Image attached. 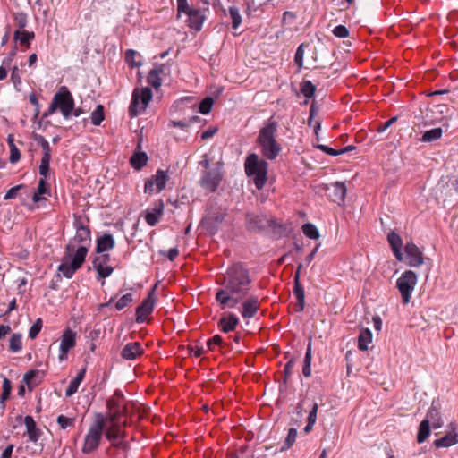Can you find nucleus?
<instances>
[{
	"instance_id": "nucleus-64",
	"label": "nucleus",
	"mask_w": 458,
	"mask_h": 458,
	"mask_svg": "<svg viewBox=\"0 0 458 458\" xmlns=\"http://www.w3.org/2000/svg\"><path fill=\"white\" fill-rule=\"evenodd\" d=\"M38 374L39 371L38 369H30L24 374L23 381L30 387L32 379L35 378Z\"/></svg>"
},
{
	"instance_id": "nucleus-60",
	"label": "nucleus",
	"mask_w": 458,
	"mask_h": 458,
	"mask_svg": "<svg viewBox=\"0 0 458 458\" xmlns=\"http://www.w3.org/2000/svg\"><path fill=\"white\" fill-rule=\"evenodd\" d=\"M333 34L337 38H347L349 37V30L344 25H338L333 30Z\"/></svg>"
},
{
	"instance_id": "nucleus-54",
	"label": "nucleus",
	"mask_w": 458,
	"mask_h": 458,
	"mask_svg": "<svg viewBox=\"0 0 458 458\" xmlns=\"http://www.w3.org/2000/svg\"><path fill=\"white\" fill-rule=\"evenodd\" d=\"M191 6L195 9H199L200 12L205 13L209 10L210 1L209 0H190Z\"/></svg>"
},
{
	"instance_id": "nucleus-11",
	"label": "nucleus",
	"mask_w": 458,
	"mask_h": 458,
	"mask_svg": "<svg viewBox=\"0 0 458 458\" xmlns=\"http://www.w3.org/2000/svg\"><path fill=\"white\" fill-rule=\"evenodd\" d=\"M76 344V333L70 327H67L61 337L59 360L61 361L67 360V354Z\"/></svg>"
},
{
	"instance_id": "nucleus-20",
	"label": "nucleus",
	"mask_w": 458,
	"mask_h": 458,
	"mask_svg": "<svg viewBox=\"0 0 458 458\" xmlns=\"http://www.w3.org/2000/svg\"><path fill=\"white\" fill-rule=\"evenodd\" d=\"M24 424L27 428L29 440L37 443L42 434V431L37 427V424L32 416L27 415L24 417Z\"/></svg>"
},
{
	"instance_id": "nucleus-63",
	"label": "nucleus",
	"mask_w": 458,
	"mask_h": 458,
	"mask_svg": "<svg viewBox=\"0 0 458 458\" xmlns=\"http://www.w3.org/2000/svg\"><path fill=\"white\" fill-rule=\"evenodd\" d=\"M100 254H101L100 256H97L93 259V260H92L93 265H98V263H100L101 265H106L110 261V259H111L110 254L105 253V252L100 253Z\"/></svg>"
},
{
	"instance_id": "nucleus-7",
	"label": "nucleus",
	"mask_w": 458,
	"mask_h": 458,
	"mask_svg": "<svg viewBox=\"0 0 458 458\" xmlns=\"http://www.w3.org/2000/svg\"><path fill=\"white\" fill-rule=\"evenodd\" d=\"M417 284V275L412 270H406L397 279L396 287L399 290L403 302L407 304L411 301V293Z\"/></svg>"
},
{
	"instance_id": "nucleus-6",
	"label": "nucleus",
	"mask_w": 458,
	"mask_h": 458,
	"mask_svg": "<svg viewBox=\"0 0 458 458\" xmlns=\"http://www.w3.org/2000/svg\"><path fill=\"white\" fill-rule=\"evenodd\" d=\"M225 217V211L220 207H212L201 219V226L211 235L217 233L220 225Z\"/></svg>"
},
{
	"instance_id": "nucleus-36",
	"label": "nucleus",
	"mask_w": 458,
	"mask_h": 458,
	"mask_svg": "<svg viewBox=\"0 0 458 458\" xmlns=\"http://www.w3.org/2000/svg\"><path fill=\"white\" fill-rule=\"evenodd\" d=\"M430 434V425H428V420H422L419 426V430L417 434V441L418 443H423Z\"/></svg>"
},
{
	"instance_id": "nucleus-38",
	"label": "nucleus",
	"mask_w": 458,
	"mask_h": 458,
	"mask_svg": "<svg viewBox=\"0 0 458 458\" xmlns=\"http://www.w3.org/2000/svg\"><path fill=\"white\" fill-rule=\"evenodd\" d=\"M13 21L16 26L15 30H24L28 24V15L23 12L14 13Z\"/></svg>"
},
{
	"instance_id": "nucleus-30",
	"label": "nucleus",
	"mask_w": 458,
	"mask_h": 458,
	"mask_svg": "<svg viewBox=\"0 0 458 458\" xmlns=\"http://www.w3.org/2000/svg\"><path fill=\"white\" fill-rule=\"evenodd\" d=\"M151 178L156 183L157 192H160L165 188L166 182L168 181V175L165 171L158 169L156 172V174L151 176Z\"/></svg>"
},
{
	"instance_id": "nucleus-58",
	"label": "nucleus",
	"mask_w": 458,
	"mask_h": 458,
	"mask_svg": "<svg viewBox=\"0 0 458 458\" xmlns=\"http://www.w3.org/2000/svg\"><path fill=\"white\" fill-rule=\"evenodd\" d=\"M304 44H301L295 53L294 56V62L298 65L299 68H301L303 66V55H304V50H303Z\"/></svg>"
},
{
	"instance_id": "nucleus-12",
	"label": "nucleus",
	"mask_w": 458,
	"mask_h": 458,
	"mask_svg": "<svg viewBox=\"0 0 458 458\" xmlns=\"http://www.w3.org/2000/svg\"><path fill=\"white\" fill-rule=\"evenodd\" d=\"M406 262L410 267H418L424 263V257L420 248L412 242H407L404 246Z\"/></svg>"
},
{
	"instance_id": "nucleus-15",
	"label": "nucleus",
	"mask_w": 458,
	"mask_h": 458,
	"mask_svg": "<svg viewBox=\"0 0 458 458\" xmlns=\"http://www.w3.org/2000/svg\"><path fill=\"white\" fill-rule=\"evenodd\" d=\"M144 352L141 344L139 342H131L124 345L121 352V356L126 360H134Z\"/></svg>"
},
{
	"instance_id": "nucleus-26",
	"label": "nucleus",
	"mask_w": 458,
	"mask_h": 458,
	"mask_svg": "<svg viewBox=\"0 0 458 458\" xmlns=\"http://www.w3.org/2000/svg\"><path fill=\"white\" fill-rule=\"evenodd\" d=\"M458 443V435L453 430L445 436L434 441L437 448L449 447Z\"/></svg>"
},
{
	"instance_id": "nucleus-40",
	"label": "nucleus",
	"mask_w": 458,
	"mask_h": 458,
	"mask_svg": "<svg viewBox=\"0 0 458 458\" xmlns=\"http://www.w3.org/2000/svg\"><path fill=\"white\" fill-rule=\"evenodd\" d=\"M267 170L268 164L266 160L259 159V191L263 188V186L267 182Z\"/></svg>"
},
{
	"instance_id": "nucleus-22",
	"label": "nucleus",
	"mask_w": 458,
	"mask_h": 458,
	"mask_svg": "<svg viewBox=\"0 0 458 458\" xmlns=\"http://www.w3.org/2000/svg\"><path fill=\"white\" fill-rule=\"evenodd\" d=\"M35 38V33L33 31L29 30H15L13 33V41L14 45L19 43L21 46L25 47V48H29L30 47L31 41Z\"/></svg>"
},
{
	"instance_id": "nucleus-44",
	"label": "nucleus",
	"mask_w": 458,
	"mask_h": 458,
	"mask_svg": "<svg viewBox=\"0 0 458 458\" xmlns=\"http://www.w3.org/2000/svg\"><path fill=\"white\" fill-rule=\"evenodd\" d=\"M301 229H302L303 233L310 239L317 240L319 238V232H318V228L313 224H310V223L304 224L302 225Z\"/></svg>"
},
{
	"instance_id": "nucleus-14",
	"label": "nucleus",
	"mask_w": 458,
	"mask_h": 458,
	"mask_svg": "<svg viewBox=\"0 0 458 458\" xmlns=\"http://www.w3.org/2000/svg\"><path fill=\"white\" fill-rule=\"evenodd\" d=\"M185 14L188 16V26L196 31L201 30L203 22L206 20L205 13L200 12L199 9H195L191 6Z\"/></svg>"
},
{
	"instance_id": "nucleus-35",
	"label": "nucleus",
	"mask_w": 458,
	"mask_h": 458,
	"mask_svg": "<svg viewBox=\"0 0 458 458\" xmlns=\"http://www.w3.org/2000/svg\"><path fill=\"white\" fill-rule=\"evenodd\" d=\"M334 194H335V202H344L346 196V186L344 182H336L332 184Z\"/></svg>"
},
{
	"instance_id": "nucleus-24",
	"label": "nucleus",
	"mask_w": 458,
	"mask_h": 458,
	"mask_svg": "<svg viewBox=\"0 0 458 458\" xmlns=\"http://www.w3.org/2000/svg\"><path fill=\"white\" fill-rule=\"evenodd\" d=\"M258 311V299L250 297L242 303V316L244 318H253Z\"/></svg>"
},
{
	"instance_id": "nucleus-9",
	"label": "nucleus",
	"mask_w": 458,
	"mask_h": 458,
	"mask_svg": "<svg viewBox=\"0 0 458 458\" xmlns=\"http://www.w3.org/2000/svg\"><path fill=\"white\" fill-rule=\"evenodd\" d=\"M156 287H157V284L148 292V296L136 308V322L137 323H143L146 320V317L153 312L155 303H156V296H155Z\"/></svg>"
},
{
	"instance_id": "nucleus-53",
	"label": "nucleus",
	"mask_w": 458,
	"mask_h": 458,
	"mask_svg": "<svg viewBox=\"0 0 458 458\" xmlns=\"http://www.w3.org/2000/svg\"><path fill=\"white\" fill-rule=\"evenodd\" d=\"M57 424L62 429H65L68 427H73L75 423L74 418H68L64 415H59L56 419Z\"/></svg>"
},
{
	"instance_id": "nucleus-8",
	"label": "nucleus",
	"mask_w": 458,
	"mask_h": 458,
	"mask_svg": "<svg viewBox=\"0 0 458 458\" xmlns=\"http://www.w3.org/2000/svg\"><path fill=\"white\" fill-rule=\"evenodd\" d=\"M124 400V395L120 389H116L114 395L106 400V406L108 410V412L106 413L107 422H117L121 420V412L119 411V409Z\"/></svg>"
},
{
	"instance_id": "nucleus-16",
	"label": "nucleus",
	"mask_w": 458,
	"mask_h": 458,
	"mask_svg": "<svg viewBox=\"0 0 458 458\" xmlns=\"http://www.w3.org/2000/svg\"><path fill=\"white\" fill-rule=\"evenodd\" d=\"M244 166L247 176L251 178L252 183L258 189V155L250 154L245 160Z\"/></svg>"
},
{
	"instance_id": "nucleus-18",
	"label": "nucleus",
	"mask_w": 458,
	"mask_h": 458,
	"mask_svg": "<svg viewBox=\"0 0 458 458\" xmlns=\"http://www.w3.org/2000/svg\"><path fill=\"white\" fill-rule=\"evenodd\" d=\"M387 241L395 259L399 261L403 260V254L402 252L403 240L401 236L392 231L387 234Z\"/></svg>"
},
{
	"instance_id": "nucleus-56",
	"label": "nucleus",
	"mask_w": 458,
	"mask_h": 458,
	"mask_svg": "<svg viewBox=\"0 0 458 458\" xmlns=\"http://www.w3.org/2000/svg\"><path fill=\"white\" fill-rule=\"evenodd\" d=\"M42 328V320L41 318H38L36 322L30 327L29 331V337L30 339H34L39 334Z\"/></svg>"
},
{
	"instance_id": "nucleus-47",
	"label": "nucleus",
	"mask_w": 458,
	"mask_h": 458,
	"mask_svg": "<svg viewBox=\"0 0 458 458\" xmlns=\"http://www.w3.org/2000/svg\"><path fill=\"white\" fill-rule=\"evenodd\" d=\"M50 161L51 157H42L40 165L38 167L39 174L42 176V178L47 179L49 174L50 170Z\"/></svg>"
},
{
	"instance_id": "nucleus-55",
	"label": "nucleus",
	"mask_w": 458,
	"mask_h": 458,
	"mask_svg": "<svg viewBox=\"0 0 458 458\" xmlns=\"http://www.w3.org/2000/svg\"><path fill=\"white\" fill-rule=\"evenodd\" d=\"M36 191L38 192V194H42V195L47 194L48 196H50V185L47 182V179H45V178L39 179L38 185Z\"/></svg>"
},
{
	"instance_id": "nucleus-31",
	"label": "nucleus",
	"mask_w": 458,
	"mask_h": 458,
	"mask_svg": "<svg viewBox=\"0 0 458 458\" xmlns=\"http://www.w3.org/2000/svg\"><path fill=\"white\" fill-rule=\"evenodd\" d=\"M372 341V333L369 328L362 329L358 338V347L361 351L368 350V344Z\"/></svg>"
},
{
	"instance_id": "nucleus-29",
	"label": "nucleus",
	"mask_w": 458,
	"mask_h": 458,
	"mask_svg": "<svg viewBox=\"0 0 458 458\" xmlns=\"http://www.w3.org/2000/svg\"><path fill=\"white\" fill-rule=\"evenodd\" d=\"M12 391V382L6 377H4L2 386V394L0 395V409L2 411L5 409V402L10 398Z\"/></svg>"
},
{
	"instance_id": "nucleus-51",
	"label": "nucleus",
	"mask_w": 458,
	"mask_h": 458,
	"mask_svg": "<svg viewBox=\"0 0 458 458\" xmlns=\"http://www.w3.org/2000/svg\"><path fill=\"white\" fill-rule=\"evenodd\" d=\"M137 52L133 49H128L125 51V54H124V58H125V61L126 63L131 66V67H138L141 64L140 62H136L135 61V56L137 55Z\"/></svg>"
},
{
	"instance_id": "nucleus-5",
	"label": "nucleus",
	"mask_w": 458,
	"mask_h": 458,
	"mask_svg": "<svg viewBox=\"0 0 458 458\" xmlns=\"http://www.w3.org/2000/svg\"><path fill=\"white\" fill-rule=\"evenodd\" d=\"M152 90L146 87L141 89H135L132 92L131 101L129 106V114L131 117L137 116L140 112L144 111L152 99Z\"/></svg>"
},
{
	"instance_id": "nucleus-61",
	"label": "nucleus",
	"mask_w": 458,
	"mask_h": 458,
	"mask_svg": "<svg viewBox=\"0 0 458 458\" xmlns=\"http://www.w3.org/2000/svg\"><path fill=\"white\" fill-rule=\"evenodd\" d=\"M11 81L13 83L14 87L17 89L19 85L21 84V78L20 76V70L17 66H14L12 69L11 72Z\"/></svg>"
},
{
	"instance_id": "nucleus-42",
	"label": "nucleus",
	"mask_w": 458,
	"mask_h": 458,
	"mask_svg": "<svg viewBox=\"0 0 458 458\" xmlns=\"http://www.w3.org/2000/svg\"><path fill=\"white\" fill-rule=\"evenodd\" d=\"M441 136H442V129L441 128H434L432 130L425 131L422 136L421 140L424 142H431V141L440 139Z\"/></svg>"
},
{
	"instance_id": "nucleus-34",
	"label": "nucleus",
	"mask_w": 458,
	"mask_h": 458,
	"mask_svg": "<svg viewBox=\"0 0 458 458\" xmlns=\"http://www.w3.org/2000/svg\"><path fill=\"white\" fill-rule=\"evenodd\" d=\"M110 426L105 430V437L111 442V446L114 447L115 442L119 441L118 432L116 430L117 422H109Z\"/></svg>"
},
{
	"instance_id": "nucleus-49",
	"label": "nucleus",
	"mask_w": 458,
	"mask_h": 458,
	"mask_svg": "<svg viewBox=\"0 0 458 458\" xmlns=\"http://www.w3.org/2000/svg\"><path fill=\"white\" fill-rule=\"evenodd\" d=\"M229 14L232 19L233 29H237L242 22V17L240 15L238 8H236L235 6H231L229 8Z\"/></svg>"
},
{
	"instance_id": "nucleus-25",
	"label": "nucleus",
	"mask_w": 458,
	"mask_h": 458,
	"mask_svg": "<svg viewBox=\"0 0 458 458\" xmlns=\"http://www.w3.org/2000/svg\"><path fill=\"white\" fill-rule=\"evenodd\" d=\"M148 160V155L144 151H137L130 158L131 165L137 171L141 170Z\"/></svg>"
},
{
	"instance_id": "nucleus-57",
	"label": "nucleus",
	"mask_w": 458,
	"mask_h": 458,
	"mask_svg": "<svg viewBox=\"0 0 458 458\" xmlns=\"http://www.w3.org/2000/svg\"><path fill=\"white\" fill-rule=\"evenodd\" d=\"M160 216H161L157 215V212L151 210L146 213L145 220L148 225L155 226L157 224Z\"/></svg>"
},
{
	"instance_id": "nucleus-46",
	"label": "nucleus",
	"mask_w": 458,
	"mask_h": 458,
	"mask_svg": "<svg viewBox=\"0 0 458 458\" xmlns=\"http://www.w3.org/2000/svg\"><path fill=\"white\" fill-rule=\"evenodd\" d=\"M214 105V99L211 97L204 98L199 106V112L202 114H208L210 113Z\"/></svg>"
},
{
	"instance_id": "nucleus-33",
	"label": "nucleus",
	"mask_w": 458,
	"mask_h": 458,
	"mask_svg": "<svg viewBox=\"0 0 458 458\" xmlns=\"http://www.w3.org/2000/svg\"><path fill=\"white\" fill-rule=\"evenodd\" d=\"M94 269L97 271L98 276L97 279H102L101 284L104 285L105 278L110 276L114 271V268L111 266H105L98 263V265H93Z\"/></svg>"
},
{
	"instance_id": "nucleus-32",
	"label": "nucleus",
	"mask_w": 458,
	"mask_h": 458,
	"mask_svg": "<svg viewBox=\"0 0 458 458\" xmlns=\"http://www.w3.org/2000/svg\"><path fill=\"white\" fill-rule=\"evenodd\" d=\"M7 143L10 148V157L9 161L11 164L17 163L21 158V152L14 143L13 135L10 134L7 138Z\"/></svg>"
},
{
	"instance_id": "nucleus-52",
	"label": "nucleus",
	"mask_w": 458,
	"mask_h": 458,
	"mask_svg": "<svg viewBox=\"0 0 458 458\" xmlns=\"http://www.w3.org/2000/svg\"><path fill=\"white\" fill-rule=\"evenodd\" d=\"M133 301V297L131 293H126L123 295L115 303V308L118 310H122L125 307H127L130 303Z\"/></svg>"
},
{
	"instance_id": "nucleus-21",
	"label": "nucleus",
	"mask_w": 458,
	"mask_h": 458,
	"mask_svg": "<svg viewBox=\"0 0 458 458\" xmlns=\"http://www.w3.org/2000/svg\"><path fill=\"white\" fill-rule=\"evenodd\" d=\"M239 323L238 318L232 313L223 316L218 321V327L224 333H229L235 330Z\"/></svg>"
},
{
	"instance_id": "nucleus-13",
	"label": "nucleus",
	"mask_w": 458,
	"mask_h": 458,
	"mask_svg": "<svg viewBox=\"0 0 458 458\" xmlns=\"http://www.w3.org/2000/svg\"><path fill=\"white\" fill-rule=\"evenodd\" d=\"M301 265L300 264L297 271L294 274L293 281H294V287H293V294L297 299L296 303V311H302L305 305V294H304V289L300 282V270H301Z\"/></svg>"
},
{
	"instance_id": "nucleus-45",
	"label": "nucleus",
	"mask_w": 458,
	"mask_h": 458,
	"mask_svg": "<svg viewBox=\"0 0 458 458\" xmlns=\"http://www.w3.org/2000/svg\"><path fill=\"white\" fill-rule=\"evenodd\" d=\"M22 348L21 335L13 334L10 338L9 350L13 352H18Z\"/></svg>"
},
{
	"instance_id": "nucleus-23",
	"label": "nucleus",
	"mask_w": 458,
	"mask_h": 458,
	"mask_svg": "<svg viewBox=\"0 0 458 458\" xmlns=\"http://www.w3.org/2000/svg\"><path fill=\"white\" fill-rule=\"evenodd\" d=\"M106 421V416L105 417L102 413H96L94 423L89 427L88 432L103 437Z\"/></svg>"
},
{
	"instance_id": "nucleus-43",
	"label": "nucleus",
	"mask_w": 458,
	"mask_h": 458,
	"mask_svg": "<svg viewBox=\"0 0 458 458\" xmlns=\"http://www.w3.org/2000/svg\"><path fill=\"white\" fill-rule=\"evenodd\" d=\"M301 92L308 98L314 97L316 86L310 81H304L301 83Z\"/></svg>"
},
{
	"instance_id": "nucleus-27",
	"label": "nucleus",
	"mask_w": 458,
	"mask_h": 458,
	"mask_svg": "<svg viewBox=\"0 0 458 458\" xmlns=\"http://www.w3.org/2000/svg\"><path fill=\"white\" fill-rule=\"evenodd\" d=\"M266 224L259 218V230L267 226L271 229L273 236L276 238L281 237L284 232V228L282 225L277 224L274 219H266Z\"/></svg>"
},
{
	"instance_id": "nucleus-41",
	"label": "nucleus",
	"mask_w": 458,
	"mask_h": 458,
	"mask_svg": "<svg viewBox=\"0 0 458 458\" xmlns=\"http://www.w3.org/2000/svg\"><path fill=\"white\" fill-rule=\"evenodd\" d=\"M239 458H255V443L242 445L237 452Z\"/></svg>"
},
{
	"instance_id": "nucleus-37",
	"label": "nucleus",
	"mask_w": 458,
	"mask_h": 458,
	"mask_svg": "<svg viewBox=\"0 0 458 458\" xmlns=\"http://www.w3.org/2000/svg\"><path fill=\"white\" fill-rule=\"evenodd\" d=\"M91 123L93 125L98 126L105 119V108L102 105H98L96 109L91 113Z\"/></svg>"
},
{
	"instance_id": "nucleus-59",
	"label": "nucleus",
	"mask_w": 458,
	"mask_h": 458,
	"mask_svg": "<svg viewBox=\"0 0 458 458\" xmlns=\"http://www.w3.org/2000/svg\"><path fill=\"white\" fill-rule=\"evenodd\" d=\"M25 185L24 184H19V185H16L13 188H11L10 190L7 191L6 194L4 195V199L5 200L7 199H15L18 195V191L24 188Z\"/></svg>"
},
{
	"instance_id": "nucleus-48",
	"label": "nucleus",
	"mask_w": 458,
	"mask_h": 458,
	"mask_svg": "<svg viewBox=\"0 0 458 458\" xmlns=\"http://www.w3.org/2000/svg\"><path fill=\"white\" fill-rule=\"evenodd\" d=\"M147 81L148 83L156 89L162 85V80L157 74V70H150L148 74Z\"/></svg>"
},
{
	"instance_id": "nucleus-1",
	"label": "nucleus",
	"mask_w": 458,
	"mask_h": 458,
	"mask_svg": "<svg viewBox=\"0 0 458 458\" xmlns=\"http://www.w3.org/2000/svg\"><path fill=\"white\" fill-rule=\"evenodd\" d=\"M73 226L76 233L65 247V253L58 267L56 277L61 279L59 273L66 278H72L75 272L80 269L89 252L91 243V231L89 227L82 222L80 216H75Z\"/></svg>"
},
{
	"instance_id": "nucleus-3",
	"label": "nucleus",
	"mask_w": 458,
	"mask_h": 458,
	"mask_svg": "<svg viewBox=\"0 0 458 458\" xmlns=\"http://www.w3.org/2000/svg\"><path fill=\"white\" fill-rule=\"evenodd\" d=\"M278 123L270 117L259 129V148L262 156L268 160H274L282 150L281 144L276 140Z\"/></svg>"
},
{
	"instance_id": "nucleus-62",
	"label": "nucleus",
	"mask_w": 458,
	"mask_h": 458,
	"mask_svg": "<svg viewBox=\"0 0 458 458\" xmlns=\"http://www.w3.org/2000/svg\"><path fill=\"white\" fill-rule=\"evenodd\" d=\"M159 254L167 257L170 261H174L179 255V250L177 247H174L171 248L168 251L160 250Z\"/></svg>"
},
{
	"instance_id": "nucleus-19",
	"label": "nucleus",
	"mask_w": 458,
	"mask_h": 458,
	"mask_svg": "<svg viewBox=\"0 0 458 458\" xmlns=\"http://www.w3.org/2000/svg\"><path fill=\"white\" fill-rule=\"evenodd\" d=\"M101 440L102 437L88 432L84 437L81 452L85 454L95 452L99 447Z\"/></svg>"
},
{
	"instance_id": "nucleus-50",
	"label": "nucleus",
	"mask_w": 458,
	"mask_h": 458,
	"mask_svg": "<svg viewBox=\"0 0 458 458\" xmlns=\"http://www.w3.org/2000/svg\"><path fill=\"white\" fill-rule=\"evenodd\" d=\"M297 437V430L294 428L289 429L284 444L282 446V450L289 449L295 442Z\"/></svg>"
},
{
	"instance_id": "nucleus-10",
	"label": "nucleus",
	"mask_w": 458,
	"mask_h": 458,
	"mask_svg": "<svg viewBox=\"0 0 458 458\" xmlns=\"http://www.w3.org/2000/svg\"><path fill=\"white\" fill-rule=\"evenodd\" d=\"M222 180V175L217 169L203 172L199 185L210 192H215Z\"/></svg>"
},
{
	"instance_id": "nucleus-28",
	"label": "nucleus",
	"mask_w": 458,
	"mask_h": 458,
	"mask_svg": "<svg viewBox=\"0 0 458 458\" xmlns=\"http://www.w3.org/2000/svg\"><path fill=\"white\" fill-rule=\"evenodd\" d=\"M423 420H428V425H432L434 428H439L443 425L440 413L438 410L434 406H431L429 408V410L427 412L426 418Z\"/></svg>"
},
{
	"instance_id": "nucleus-4",
	"label": "nucleus",
	"mask_w": 458,
	"mask_h": 458,
	"mask_svg": "<svg viewBox=\"0 0 458 458\" xmlns=\"http://www.w3.org/2000/svg\"><path fill=\"white\" fill-rule=\"evenodd\" d=\"M74 98L66 86H61L58 91L54 95L53 99L47 110L43 114V118L52 115L60 110L64 118H69L73 110Z\"/></svg>"
},
{
	"instance_id": "nucleus-39",
	"label": "nucleus",
	"mask_w": 458,
	"mask_h": 458,
	"mask_svg": "<svg viewBox=\"0 0 458 458\" xmlns=\"http://www.w3.org/2000/svg\"><path fill=\"white\" fill-rule=\"evenodd\" d=\"M33 139L41 146L42 157H51V148L48 141L42 135L37 133H33Z\"/></svg>"
},
{
	"instance_id": "nucleus-17",
	"label": "nucleus",
	"mask_w": 458,
	"mask_h": 458,
	"mask_svg": "<svg viewBox=\"0 0 458 458\" xmlns=\"http://www.w3.org/2000/svg\"><path fill=\"white\" fill-rule=\"evenodd\" d=\"M115 246V241L112 234L104 233L96 240V253H104L113 250Z\"/></svg>"
},
{
	"instance_id": "nucleus-2",
	"label": "nucleus",
	"mask_w": 458,
	"mask_h": 458,
	"mask_svg": "<svg viewBox=\"0 0 458 458\" xmlns=\"http://www.w3.org/2000/svg\"><path fill=\"white\" fill-rule=\"evenodd\" d=\"M221 284L223 288L218 289L216 293V301L223 309L234 308L250 288L248 270L240 264L232 266Z\"/></svg>"
}]
</instances>
